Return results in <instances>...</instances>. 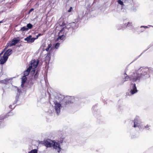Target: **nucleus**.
<instances>
[{
	"label": "nucleus",
	"instance_id": "obj_39",
	"mask_svg": "<svg viewBox=\"0 0 153 153\" xmlns=\"http://www.w3.org/2000/svg\"><path fill=\"white\" fill-rule=\"evenodd\" d=\"M2 74H3L1 72H0V77H1Z\"/></svg>",
	"mask_w": 153,
	"mask_h": 153
},
{
	"label": "nucleus",
	"instance_id": "obj_36",
	"mask_svg": "<svg viewBox=\"0 0 153 153\" xmlns=\"http://www.w3.org/2000/svg\"><path fill=\"white\" fill-rule=\"evenodd\" d=\"M7 48H6L4 49V50L0 53V56H1L3 54V52H4V50L5 49Z\"/></svg>",
	"mask_w": 153,
	"mask_h": 153
},
{
	"label": "nucleus",
	"instance_id": "obj_17",
	"mask_svg": "<svg viewBox=\"0 0 153 153\" xmlns=\"http://www.w3.org/2000/svg\"><path fill=\"white\" fill-rule=\"evenodd\" d=\"M10 80V79L6 78L3 80H0V83L7 84L9 83V81Z\"/></svg>",
	"mask_w": 153,
	"mask_h": 153
},
{
	"label": "nucleus",
	"instance_id": "obj_26",
	"mask_svg": "<svg viewBox=\"0 0 153 153\" xmlns=\"http://www.w3.org/2000/svg\"><path fill=\"white\" fill-rule=\"evenodd\" d=\"M16 106V105L15 104H13L12 105H9V107L10 108L13 109H14Z\"/></svg>",
	"mask_w": 153,
	"mask_h": 153
},
{
	"label": "nucleus",
	"instance_id": "obj_4",
	"mask_svg": "<svg viewBox=\"0 0 153 153\" xmlns=\"http://www.w3.org/2000/svg\"><path fill=\"white\" fill-rule=\"evenodd\" d=\"M69 28L70 26L68 25L63 27L58 33L59 37L56 41H58L59 39L62 40L65 37L67 33L69 32L71 33L72 31L71 29H69Z\"/></svg>",
	"mask_w": 153,
	"mask_h": 153
},
{
	"label": "nucleus",
	"instance_id": "obj_33",
	"mask_svg": "<svg viewBox=\"0 0 153 153\" xmlns=\"http://www.w3.org/2000/svg\"><path fill=\"white\" fill-rule=\"evenodd\" d=\"M33 10H34V9L33 8H31L29 10V11L28 12V13H31V12H32Z\"/></svg>",
	"mask_w": 153,
	"mask_h": 153
},
{
	"label": "nucleus",
	"instance_id": "obj_3",
	"mask_svg": "<svg viewBox=\"0 0 153 153\" xmlns=\"http://www.w3.org/2000/svg\"><path fill=\"white\" fill-rule=\"evenodd\" d=\"M63 97L62 95H58L56 96L53 101L54 104L55 110L57 114H59L60 112V109L62 107L60 102L63 100Z\"/></svg>",
	"mask_w": 153,
	"mask_h": 153
},
{
	"label": "nucleus",
	"instance_id": "obj_34",
	"mask_svg": "<svg viewBox=\"0 0 153 153\" xmlns=\"http://www.w3.org/2000/svg\"><path fill=\"white\" fill-rule=\"evenodd\" d=\"M17 90L19 94L21 92V91L19 89L17 88Z\"/></svg>",
	"mask_w": 153,
	"mask_h": 153
},
{
	"label": "nucleus",
	"instance_id": "obj_38",
	"mask_svg": "<svg viewBox=\"0 0 153 153\" xmlns=\"http://www.w3.org/2000/svg\"><path fill=\"white\" fill-rule=\"evenodd\" d=\"M123 75H124V77H125V76H128V75H127V74H126V72H125V73Z\"/></svg>",
	"mask_w": 153,
	"mask_h": 153
},
{
	"label": "nucleus",
	"instance_id": "obj_13",
	"mask_svg": "<svg viewBox=\"0 0 153 153\" xmlns=\"http://www.w3.org/2000/svg\"><path fill=\"white\" fill-rule=\"evenodd\" d=\"M68 25L70 26L69 29H71V30H72L78 27V24H76L74 22H73L70 24Z\"/></svg>",
	"mask_w": 153,
	"mask_h": 153
},
{
	"label": "nucleus",
	"instance_id": "obj_29",
	"mask_svg": "<svg viewBox=\"0 0 153 153\" xmlns=\"http://www.w3.org/2000/svg\"><path fill=\"white\" fill-rule=\"evenodd\" d=\"M4 60V56H3V57L0 56V64H4L1 63L2 61H3Z\"/></svg>",
	"mask_w": 153,
	"mask_h": 153
},
{
	"label": "nucleus",
	"instance_id": "obj_1",
	"mask_svg": "<svg viewBox=\"0 0 153 153\" xmlns=\"http://www.w3.org/2000/svg\"><path fill=\"white\" fill-rule=\"evenodd\" d=\"M153 73V68L147 67H141L135 70L128 76L124 77V79L122 81V84L128 80L133 82L138 83L140 82L141 79H146L150 77V74Z\"/></svg>",
	"mask_w": 153,
	"mask_h": 153
},
{
	"label": "nucleus",
	"instance_id": "obj_15",
	"mask_svg": "<svg viewBox=\"0 0 153 153\" xmlns=\"http://www.w3.org/2000/svg\"><path fill=\"white\" fill-rule=\"evenodd\" d=\"M13 115V113L11 112H10L7 114L5 116H0V120H3L5 118L7 117L8 116H11Z\"/></svg>",
	"mask_w": 153,
	"mask_h": 153
},
{
	"label": "nucleus",
	"instance_id": "obj_12",
	"mask_svg": "<svg viewBox=\"0 0 153 153\" xmlns=\"http://www.w3.org/2000/svg\"><path fill=\"white\" fill-rule=\"evenodd\" d=\"M35 39H36V38H32L31 35L24 39L25 40L27 41L28 43H32L34 42Z\"/></svg>",
	"mask_w": 153,
	"mask_h": 153
},
{
	"label": "nucleus",
	"instance_id": "obj_20",
	"mask_svg": "<svg viewBox=\"0 0 153 153\" xmlns=\"http://www.w3.org/2000/svg\"><path fill=\"white\" fill-rule=\"evenodd\" d=\"M124 24L123 25H118L117 27V28L118 30H120L122 29H123L125 27H124Z\"/></svg>",
	"mask_w": 153,
	"mask_h": 153
},
{
	"label": "nucleus",
	"instance_id": "obj_6",
	"mask_svg": "<svg viewBox=\"0 0 153 153\" xmlns=\"http://www.w3.org/2000/svg\"><path fill=\"white\" fill-rule=\"evenodd\" d=\"M39 61L38 60H33L30 61V64L29 65V68L32 70L31 71V74H33L35 73V70L34 69L36 68L39 63Z\"/></svg>",
	"mask_w": 153,
	"mask_h": 153
},
{
	"label": "nucleus",
	"instance_id": "obj_11",
	"mask_svg": "<svg viewBox=\"0 0 153 153\" xmlns=\"http://www.w3.org/2000/svg\"><path fill=\"white\" fill-rule=\"evenodd\" d=\"M66 141L65 137L64 136H62L61 137L58 142H56V143H57L59 146V147L60 148V151H61V146L65 144Z\"/></svg>",
	"mask_w": 153,
	"mask_h": 153
},
{
	"label": "nucleus",
	"instance_id": "obj_27",
	"mask_svg": "<svg viewBox=\"0 0 153 153\" xmlns=\"http://www.w3.org/2000/svg\"><path fill=\"white\" fill-rule=\"evenodd\" d=\"M38 75H39L38 73L37 72H36L35 75L34 76V78L35 79H36L38 76Z\"/></svg>",
	"mask_w": 153,
	"mask_h": 153
},
{
	"label": "nucleus",
	"instance_id": "obj_2",
	"mask_svg": "<svg viewBox=\"0 0 153 153\" xmlns=\"http://www.w3.org/2000/svg\"><path fill=\"white\" fill-rule=\"evenodd\" d=\"M44 144L47 147H53L56 151H57L59 153L60 152L59 146L56 142L48 139L45 141Z\"/></svg>",
	"mask_w": 153,
	"mask_h": 153
},
{
	"label": "nucleus",
	"instance_id": "obj_5",
	"mask_svg": "<svg viewBox=\"0 0 153 153\" xmlns=\"http://www.w3.org/2000/svg\"><path fill=\"white\" fill-rule=\"evenodd\" d=\"M138 91L135 83H131L130 84L129 90L126 93V96H131L137 93Z\"/></svg>",
	"mask_w": 153,
	"mask_h": 153
},
{
	"label": "nucleus",
	"instance_id": "obj_41",
	"mask_svg": "<svg viewBox=\"0 0 153 153\" xmlns=\"http://www.w3.org/2000/svg\"><path fill=\"white\" fill-rule=\"evenodd\" d=\"M64 26V23H63L62 25H61V26Z\"/></svg>",
	"mask_w": 153,
	"mask_h": 153
},
{
	"label": "nucleus",
	"instance_id": "obj_32",
	"mask_svg": "<svg viewBox=\"0 0 153 153\" xmlns=\"http://www.w3.org/2000/svg\"><path fill=\"white\" fill-rule=\"evenodd\" d=\"M72 9V7H70L68 11V12H71V11Z\"/></svg>",
	"mask_w": 153,
	"mask_h": 153
},
{
	"label": "nucleus",
	"instance_id": "obj_42",
	"mask_svg": "<svg viewBox=\"0 0 153 153\" xmlns=\"http://www.w3.org/2000/svg\"><path fill=\"white\" fill-rule=\"evenodd\" d=\"M2 21H1L0 22V23H2Z\"/></svg>",
	"mask_w": 153,
	"mask_h": 153
},
{
	"label": "nucleus",
	"instance_id": "obj_25",
	"mask_svg": "<svg viewBox=\"0 0 153 153\" xmlns=\"http://www.w3.org/2000/svg\"><path fill=\"white\" fill-rule=\"evenodd\" d=\"M60 44L59 43H56L55 45V48L56 49H58L59 46Z\"/></svg>",
	"mask_w": 153,
	"mask_h": 153
},
{
	"label": "nucleus",
	"instance_id": "obj_19",
	"mask_svg": "<svg viewBox=\"0 0 153 153\" xmlns=\"http://www.w3.org/2000/svg\"><path fill=\"white\" fill-rule=\"evenodd\" d=\"M31 70L30 69L28 68L27 70L24 72V76H27L29 74Z\"/></svg>",
	"mask_w": 153,
	"mask_h": 153
},
{
	"label": "nucleus",
	"instance_id": "obj_43",
	"mask_svg": "<svg viewBox=\"0 0 153 153\" xmlns=\"http://www.w3.org/2000/svg\"><path fill=\"white\" fill-rule=\"evenodd\" d=\"M149 26H152H152L151 25H149Z\"/></svg>",
	"mask_w": 153,
	"mask_h": 153
},
{
	"label": "nucleus",
	"instance_id": "obj_21",
	"mask_svg": "<svg viewBox=\"0 0 153 153\" xmlns=\"http://www.w3.org/2000/svg\"><path fill=\"white\" fill-rule=\"evenodd\" d=\"M52 45L51 44H49L48 45V47L46 48L45 50L48 51H49L50 49V50H51L52 48H51Z\"/></svg>",
	"mask_w": 153,
	"mask_h": 153
},
{
	"label": "nucleus",
	"instance_id": "obj_7",
	"mask_svg": "<svg viewBox=\"0 0 153 153\" xmlns=\"http://www.w3.org/2000/svg\"><path fill=\"white\" fill-rule=\"evenodd\" d=\"M134 127H138L140 129H141L143 123L142 122L140 117L137 116L134 120Z\"/></svg>",
	"mask_w": 153,
	"mask_h": 153
},
{
	"label": "nucleus",
	"instance_id": "obj_40",
	"mask_svg": "<svg viewBox=\"0 0 153 153\" xmlns=\"http://www.w3.org/2000/svg\"><path fill=\"white\" fill-rule=\"evenodd\" d=\"M82 18V16H79V19H81Z\"/></svg>",
	"mask_w": 153,
	"mask_h": 153
},
{
	"label": "nucleus",
	"instance_id": "obj_8",
	"mask_svg": "<svg viewBox=\"0 0 153 153\" xmlns=\"http://www.w3.org/2000/svg\"><path fill=\"white\" fill-rule=\"evenodd\" d=\"M62 97L63 99V102H65V105L69 104L74 102L76 99L74 96H67L65 97L62 96Z\"/></svg>",
	"mask_w": 153,
	"mask_h": 153
},
{
	"label": "nucleus",
	"instance_id": "obj_18",
	"mask_svg": "<svg viewBox=\"0 0 153 153\" xmlns=\"http://www.w3.org/2000/svg\"><path fill=\"white\" fill-rule=\"evenodd\" d=\"M22 82L21 86L22 87H23L24 83L26 82L27 80V78L26 76H24L22 77Z\"/></svg>",
	"mask_w": 153,
	"mask_h": 153
},
{
	"label": "nucleus",
	"instance_id": "obj_16",
	"mask_svg": "<svg viewBox=\"0 0 153 153\" xmlns=\"http://www.w3.org/2000/svg\"><path fill=\"white\" fill-rule=\"evenodd\" d=\"M151 127V126L150 125L147 124L146 125L143 123L141 129L143 130L144 129H146L147 130H149L150 129Z\"/></svg>",
	"mask_w": 153,
	"mask_h": 153
},
{
	"label": "nucleus",
	"instance_id": "obj_9",
	"mask_svg": "<svg viewBox=\"0 0 153 153\" xmlns=\"http://www.w3.org/2000/svg\"><path fill=\"white\" fill-rule=\"evenodd\" d=\"M12 50L11 49H8L6 51L4 55V60L2 61L1 63L4 64L7 60L8 56L12 53Z\"/></svg>",
	"mask_w": 153,
	"mask_h": 153
},
{
	"label": "nucleus",
	"instance_id": "obj_14",
	"mask_svg": "<svg viewBox=\"0 0 153 153\" xmlns=\"http://www.w3.org/2000/svg\"><path fill=\"white\" fill-rule=\"evenodd\" d=\"M124 27H126L129 29H131L133 28L132 23L131 22H128L127 24L124 23Z\"/></svg>",
	"mask_w": 153,
	"mask_h": 153
},
{
	"label": "nucleus",
	"instance_id": "obj_31",
	"mask_svg": "<svg viewBox=\"0 0 153 153\" xmlns=\"http://www.w3.org/2000/svg\"><path fill=\"white\" fill-rule=\"evenodd\" d=\"M144 28V29H146L148 28V27L147 26H141L140 28Z\"/></svg>",
	"mask_w": 153,
	"mask_h": 153
},
{
	"label": "nucleus",
	"instance_id": "obj_37",
	"mask_svg": "<svg viewBox=\"0 0 153 153\" xmlns=\"http://www.w3.org/2000/svg\"><path fill=\"white\" fill-rule=\"evenodd\" d=\"M140 30V32L141 33H142L144 31V30H143V29H141Z\"/></svg>",
	"mask_w": 153,
	"mask_h": 153
},
{
	"label": "nucleus",
	"instance_id": "obj_35",
	"mask_svg": "<svg viewBox=\"0 0 153 153\" xmlns=\"http://www.w3.org/2000/svg\"><path fill=\"white\" fill-rule=\"evenodd\" d=\"M41 35V34H38V35L36 36V38H36V39H37L38 38V37L39 36H40Z\"/></svg>",
	"mask_w": 153,
	"mask_h": 153
},
{
	"label": "nucleus",
	"instance_id": "obj_24",
	"mask_svg": "<svg viewBox=\"0 0 153 153\" xmlns=\"http://www.w3.org/2000/svg\"><path fill=\"white\" fill-rule=\"evenodd\" d=\"M27 28H28V29H31L33 25L30 23H29L27 24Z\"/></svg>",
	"mask_w": 153,
	"mask_h": 153
},
{
	"label": "nucleus",
	"instance_id": "obj_10",
	"mask_svg": "<svg viewBox=\"0 0 153 153\" xmlns=\"http://www.w3.org/2000/svg\"><path fill=\"white\" fill-rule=\"evenodd\" d=\"M19 41V40L17 39L16 38H14L12 41L9 42L7 44L6 48L15 45L18 43Z\"/></svg>",
	"mask_w": 153,
	"mask_h": 153
},
{
	"label": "nucleus",
	"instance_id": "obj_23",
	"mask_svg": "<svg viewBox=\"0 0 153 153\" xmlns=\"http://www.w3.org/2000/svg\"><path fill=\"white\" fill-rule=\"evenodd\" d=\"M28 30V28L25 27H22L20 29V30L22 31H26Z\"/></svg>",
	"mask_w": 153,
	"mask_h": 153
},
{
	"label": "nucleus",
	"instance_id": "obj_44",
	"mask_svg": "<svg viewBox=\"0 0 153 153\" xmlns=\"http://www.w3.org/2000/svg\"><path fill=\"white\" fill-rule=\"evenodd\" d=\"M0 122H1L0 121Z\"/></svg>",
	"mask_w": 153,
	"mask_h": 153
},
{
	"label": "nucleus",
	"instance_id": "obj_28",
	"mask_svg": "<svg viewBox=\"0 0 153 153\" xmlns=\"http://www.w3.org/2000/svg\"><path fill=\"white\" fill-rule=\"evenodd\" d=\"M117 2L119 4H120L121 5H124L123 2L121 0H118Z\"/></svg>",
	"mask_w": 153,
	"mask_h": 153
},
{
	"label": "nucleus",
	"instance_id": "obj_22",
	"mask_svg": "<svg viewBox=\"0 0 153 153\" xmlns=\"http://www.w3.org/2000/svg\"><path fill=\"white\" fill-rule=\"evenodd\" d=\"M37 153V150L36 149H33L28 152V153Z\"/></svg>",
	"mask_w": 153,
	"mask_h": 153
},
{
	"label": "nucleus",
	"instance_id": "obj_30",
	"mask_svg": "<svg viewBox=\"0 0 153 153\" xmlns=\"http://www.w3.org/2000/svg\"><path fill=\"white\" fill-rule=\"evenodd\" d=\"M137 7H133L132 8V10L134 12L136 11L137 10Z\"/></svg>",
	"mask_w": 153,
	"mask_h": 153
}]
</instances>
